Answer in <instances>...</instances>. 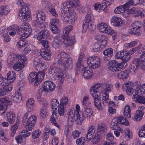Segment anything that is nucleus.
<instances>
[{
    "label": "nucleus",
    "instance_id": "nucleus-1",
    "mask_svg": "<svg viewBox=\"0 0 145 145\" xmlns=\"http://www.w3.org/2000/svg\"><path fill=\"white\" fill-rule=\"evenodd\" d=\"M130 106L128 105H126L124 108L123 115L125 116H119L114 118L112 120L110 127L112 130L119 129L120 126L121 125L126 126L129 125V123L126 118H129L131 117Z\"/></svg>",
    "mask_w": 145,
    "mask_h": 145
},
{
    "label": "nucleus",
    "instance_id": "nucleus-2",
    "mask_svg": "<svg viewBox=\"0 0 145 145\" xmlns=\"http://www.w3.org/2000/svg\"><path fill=\"white\" fill-rule=\"evenodd\" d=\"M57 64L61 65L65 69H71L72 67V59L70 56L65 52H61L58 55L56 58Z\"/></svg>",
    "mask_w": 145,
    "mask_h": 145
},
{
    "label": "nucleus",
    "instance_id": "nucleus-3",
    "mask_svg": "<svg viewBox=\"0 0 145 145\" xmlns=\"http://www.w3.org/2000/svg\"><path fill=\"white\" fill-rule=\"evenodd\" d=\"M98 84L97 85H94L90 89V91L91 95L93 98L94 105L97 109L99 110H102L103 106L101 105V101L100 97L97 94V92L99 89L102 87L99 86Z\"/></svg>",
    "mask_w": 145,
    "mask_h": 145
},
{
    "label": "nucleus",
    "instance_id": "nucleus-4",
    "mask_svg": "<svg viewBox=\"0 0 145 145\" xmlns=\"http://www.w3.org/2000/svg\"><path fill=\"white\" fill-rule=\"evenodd\" d=\"M17 5L21 7L18 14L19 18L20 20H27L30 17L29 8L27 4L25 3L22 0H18L16 2Z\"/></svg>",
    "mask_w": 145,
    "mask_h": 145
},
{
    "label": "nucleus",
    "instance_id": "nucleus-5",
    "mask_svg": "<svg viewBox=\"0 0 145 145\" xmlns=\"http://www.w3.org/2000/svg\"><path fill=\"white\" fill-rule=\"evenodd\" d=\"M29 112L25 113L22 118V120L23 125H25V128L29 131H31L33 129V126L36 123L37 118L35 115H32L28 117Z\"/></svg>",
    "mask_w": 145,
    "mask_h": 145
},
{
    "label": "nucleus",
    "instance_id": "nucleus-6",
    "mask_svg": "<svg viewBox=\"0 0 145 145\" xmlns=\"http://www.w3.org/2000/svg\"><path fill=\"white\" fill-rule=\"evenodd\" d=\"M61 11V19L65 22L74 23L77 19V17L74 10H70L68 9H64Z\"/></svg>",
    "mask_w": 145,
    "mask_h": 145
},
{
    "label": "nucleus",
    "instance_id": "nucleus-7",
    "mask_svg": "<svg viewBox=\"0 0 145 145\" xmlns=\"http://www.w3.org/2000/svg\"><path fill=\"white\" fill-rule=\"evenodd\" d=\"M73 29V27L71 25H69L65 27L63 31V37L64 39L63 42L67 46H71L75 43V37L74 36H70L68 35L69 33Z\"/></svg>",
    "mask_w": 145,
    "mask_h": 145
},
{
    "label": "nucleus",
    "instance_id": "nucleus-8",
    "mask_svg": "<svg viewBox=\"0 0 145 145\" xmlns=\"http://www.w3.org/2000/svg\"><path fill=\"white\" fill-rule=\"evenodd\" d=\"M43 71H40L37 73L32 72L30 73L28 76V80L30 82H35V84H39L44 78L46 70L44 69Z\"/></svg>",
    "mask_w": 145,
    "mask_h": 145
},
{
    "label": "nucleus",
    "instance_id": "nucleus-9",
    "mask_svg": "<svg viewBox=\"0 0 145 145\" xmlns=\"http://www.w3.org/2000/svg\"><path fill=\"white\" fill-rule=\"evenodd\" d=\"M49 71L54 73L55 75H57V78L61 83L64 82V78L66 75V71L52 65L50 66Z\"/></svg>",
    "mask_w": 145,
    "mask_h": 145
},
{
    "label": "nucleus",
    "instance_id": "nucleus-10",
    "mask_svg": "<svg viewBox=\"0 0 145 145\" xmlns=\"http://www.w3.org/2000/svg\"><path fill=\"white\" fill-rule=\"evenodd\" d=\"M82 112L80 110V106L78 104L76 105L75 110L74 108L70 109L67 119V123L69 126H71L74 123L76 119L75 114Z\"/></svg>",
    "mask_w": 145,
    "mask_h": 145
},
{
    "label": "nucleus",
    "instance_id": "nucleus-11",
    "mask_svg": "<svg viewBox=\"0 0 145 145\" xmlns=\"http://www.w3.org/2000/svg\"><path fill=\"white\" fill-rule=\"evenodd\" d=\"M88 65L91 68L96 69L100 66L101 59L99 57L96 56H89L87 59Z\"/></svg>",
    "mask_w": 145,
    "mask_h": 145
},
{
    "label": "nucleus",
    "instance_id": "nucleus-12",
    "mask_svg": "<svg viewBox=\"0 0 145 145\" xmlns=\"http://www.w3.org/2000/svg\"><path fill=\"white\" fill-rule=\"evenodd\" d=\"M20 27L24 33L20 36V38L21 39H25L29 37L31 32V26L27 23L24 22L20 26Z\"/></svg>",
    "mask_w": 145,
    "mask_h": 145
},
{
    "label": "nucleus",
    "instance_id": "nucleus-13",
    "mask_svg": "<svg viewBox=\"0 0 145 145\" xmlns=\"http://www.w3.org/2000/svg\"><path fill=\"white\" fill-rule=\"evenodd\" d=\"M55 87L56 85L54 82L47 80L45 82L42 86L39 88V91H43L44 92H50L55 89Z\"/></svg>",
    "mask_w": 145,
    "mask_h": 145
},
{
    "label": "nucleus",
    "instance_id": "nucleus-14",
    "mask_svg": "<svg viewBox=\"0 0 145 145\" xmlns=\"http://www.w3.org/2000/svg\"><path fill=\"white\" fill-rule=\"evenodd\" d=\"M18 63L14 64L13 68L16 71L21 70L27 63L26 57L23 55H19L18 57Z\"/></svg>",
    "mask_w": 145,
    "mask_h": 145
},
{
    "label": "nucleus",
    "instance_id": "nucleus-15",
    "mask_svg": "<svg viewBox=\"0 0 145 145\" xmlns=\"http://www.w3.org/2000/svg\"><path fill=\"white\" fill-rule=\"evenodd\" d=\"M79 0H67L62 4L64 9H68L69 10H74V8L79 5Z\"/></svg>",
    "mask_w": 145,
    "mask_h": 145
},
{
    "label": "nucleus",
    "instance_id": "nucleus-16",
    "mask_svg": "<svg viewBox=\"0 0 145 145\" xmlns=\"http://www.w3.org/2000/svg\"><path fill=\"white\" fill-rule=\"evenodd\" d=\"M94 17L91 12L87 13L86 16L85 20L84 22L83 28L85 30L89 28L90 26H91L94 23Z\"/></svg>",
    "mask_w": 145,
    "mask_h": 145
},
{
    "label": "nucleus",
    "instance_id": "nucleus-17",
    "mask_svg": "<svg viewBox=\"0 0 145 145\" xmlns=\"http://www.w3.org/2000/svg\"><path fill=\"white\" fill-rule=\"evenodd\" d=\"M98 28L99 32L106 34L111 35L114 33V30L105 23L103 22L99 23L98 25Z\"/></svg>",
    "mask_w": 145,
    "mask_h": 145
},
{
    "label": "nucleus",
    "instance_id": "nucleus-18",
    "mask_svg": "<svg viewBox=\"0 0 145 145\" xmlns=\"http://www.w3.org/2000/svg\"><path fill=\"white\" fill-rule=\"evenodd\" d=\"M12 104V101L9 98L5 97H2L0 99V111L1 112L4 114L6 111L7 105H10Z\"/></svg>",
    "mask_w": 145,
    "mask_h": 145
},
{
    "label": "nucleus",
    "instance_id": "nucleus-19",
    "mask_svg": "<svg viewBox=\"0 0 145 145\" xmlns=\"http://www.w3.org/2000/svg\"><path fill=\"white\" fill-rule=\"evenodd\" d=\"M108 66L109 69L113 72L120 71L122 68L121 64L115 60L109 61Z\"/></svg>",
    "mask_w": 145,
    "mask_h": 145
},
{
    "label": "nucleus",
    "instance_id": "nucleus-20",
    "mask_svg": "<svg viewBox=\"0 0 145 145\" xmlns=\"http://www.w3.org/2000/svg\"><path fill=\"white\" fill-rule=\"evenodd\" d=\"M63 35H59L56 36L54 37L52 42L53 47L55 48L59 47L63 44Z\"/></svg>",
    "mask_w": 145,
    "mask_h": 145
},
{
    "label": "nucleus",
    "instance_id": "nucleus-21",
    "mask_svg": "<svg viewBox=\"0 0 145 145\" xmlns=\"http://www.w3.org/2000/svg\"><path fill=\"white\" fill-rule=\"evenodd\" d=\"M93 71L89 67H85L82 69L81 73L85 79L90 78L93 75Z\"/></svg>",
    "mask_w": 145,
    "mask_h": 145
},
{
    "label": "nucleus",
    "instance_id": "nucleus-22",
    "mask_svg": "<svg viewBox=\"0 0 145 145\" xmlns=\"http://www.w3.org/2000/svg\"><path fill=\"white\" fill-rule=\"evenodd\" d=\"M96 40L100 41L101 43V46L106 47L108 41V38L107 37L104 35H102L100 34L96 35L95 37Z\"/></svg>",
    "mask_w": 145,
    "mask_h": 145
},
{
    "label": "nucleus",
    "instance_id": "nucleus-23",
    "mask_svg": "<svg viewBox=\"0 0 145 145\" xmlns=\"http://www.w3.org/2000/svg\"><path fill=\"white\" fill-rule=\"evenodd\" d=\"M112 25L116 27H120L122 25L123 22L122 18L120 17L114 16L110 20Z\"/></svg>",
    "mask_w": 145,
    "mask_h": 145
},
{
    "label": "nucleus",
    "instance_id": "nucleus-24",
    "mask_svg": "<svg viewBox=\"0 0 145 145\" xmlns=\"http://www.w3.org/2000/svg\"><path fill=\"white\" fill-rule=\"evenodd\" d=\"M140 24L139 21H136L133 24L131 30L132 32L137 35H139L141 33Z\"/></svg>",
    "mask_w": 145,
    "mask_h": 145
},
{
    "label": "nucleus",
    "instance_id": "nucleus-25",
    "mask_svg": "<svg viewBox=\"0 0 145 145\" xmlns=\"http://www.w3.org/2000/svg\"><path fill=\"white\" fill-rule=\"evenodd\" d=\"M41 56L44 59L47 60L51 58V53L50 49H41L40 52Z\"/></svg>",
    "mask_w": 145,
    "mask_h": 145
},
{
    "label": "nucleus",
    "instance_id": "nucleus-26",
    "mask_svg": "<svg viewBox=\"0 0 145 145\" xmlns=\"http://www.w3.org/2000/svg\"><path fill=\"white\" fill-rule=\"evenodd\" d=\"M142 54L140 56V59H138V62L141 67L144 70H145V46L142 47L141 50Z\"/></svg>",
    "mask_w": 145,
    "mask_h": 145
},
{
    "label": "nucleus",
    "instance_id": "nucleus-27",
    "mask_svg": "<svg viewBox=\"0 0 145 145\" xmlns=\"http://www.w3.org/2000/svg\"><path fill=\"white\" fill-rule=\"evenodd\" d=\"M50 34L49 32L47 30L46 27L41 31L37 36V39L39 41L47 38Z\"/></svg>",
    "mask_w": 145,
    "mask_h": 145
},
{
    "label": "nucleus",
    "instance_id": "nucleus-28",
    "mask_svg": "<svg viewBox=\"0 0 145 145\" xmlns=\"http://www.w3.org/2000/svg\"><path fill=\"white\" fill-rule=\"evenodd\" d=\"M130 6L128 2L127 3L123 5L116 7L114 10V12L116 14L123 13L125 10L129 9Z\"/></svg>",
    "mask_w": 145,
    "mask_h": 145
},
{
    "label": "nucleus",
    "instance_id": "nucleus-29",
    "mask_svg": "<svg viewBox=\"0 0 145 145\" xmlns=\"http://www.w3.org/2000/svg\"><path fill=\"white\" fill-rule=\"evenodd\" d=\"M84 56L83 54L80 55L78 57L76 65L75 74L76 75H77L79 74L80 67L83 62V60H84Z\"/></svg>",
    "mask_w": 145,
    "mask_h": 145
},
{
    "label": "nucleus",
    "instance_id": "nucleus-30",
    "mask_svg": "<svg viewBox=\"0 0 145 145\" xmlns=\"http://www.w3.org/2000/svg\"><path fill=\"white\" fill-rule=\"evenodd\" d=\"M36 17L38 20H40L41 23H44L46 15L44 12L41 10H38L36 13Z\"/></svg>",
    "mask_w": 145,
    "mask_h": 145
},
{
    "label": "nucleus",
    "instance_id": "nucleus-31",
    "mask_svg": "<svg viewBox=\"0 0 145 145\" xmlns=\"http://www.w3.org/2000/svg\"><path fill=\"white\" fill-rule=\"evenodd\" d=\"M17 56L14 54H12L10 55L7 59L8 65L10 67H12V65L17 61Z\"/></svg>",
    "mask_w": 145,
    "mask_h": 145
},
{
    "label": "nucleus",
    "instance_id": "nucleus-32",
    "mask_svg": "<svg viewBox=\"0 0 145 145\" xmlns=\"http://www.w3.org/2000/svg\"><path fill=\"white\" fill-rule=\"evenodd\" d=\"M122 88L123 90L126 91L127 94L129 95L132 94L134 90L130 84L128 82H126L123 85Z\"/></svg>",
    "mask_w": 145,
    "mask_h": 145
},
{
    "label": "nucleus",
    "instance_id": "nucleus-33",
    "mask_svg": "<svg viewBox=\"0 0 145 145\" xmlns=\"http://www.w3.org/2000/svg\"><path fill=\"white\" fill-rule=\"evenodd\" d=\"M33 65L35 67H40V69H39L40 71H43V70L45 69L46 71V68L44 67V64L41 62L40 59L39 58L36 57L34 60Z\"/></svg>",
    "mask_w": 145,
    "mask_h": 145
},
{
    "label": "nucleus",
    "instance_id": "nucleus-34",
    "mask_svg": "<svg viewBox=\"0 0 145 145\" xmlns=\"http://www.w3.org/2000/svg\"><path fill=\"white\" fill-rule=\"evenodd\" d=\"M105 55L104 59L105 61H108L110 59L113 55V49L111 48H108L103 52Z\"/></svg>",
    "mask_w": 145,
    "mask_h": 145
},
{
    "label": "nucleus",
    "instance_id": "nucleus-35",
    "mask_svg": "<svg viewBox=\"0 0 145 145\" xmlns=\"http://www.w3.org/2000/svg\"><path fill=\"white\" fill-rule=\"evenodd\" d=\"M54 16L57 17L58 16V13L56 11L55 7L51 3H48L47 7H45Z\"/></svg>",
    "mask_w": 145,
    "mask_h": 145
},
{
    "label": "nucleus",
    "instance_id": "nucleus-36",
    "mask_svg": "<svg viewBox=\"0 0 145 145\" xmlns=\"http://www.w3.org/2000/svg\"><path fill=\"white\" fill-rule=\"evenodd\" d=\"M16 115L13 112H9L7 114V121L10 124H12L15 121Z\"/></svg>",
    "mask_w": 145,
    "mask_h": 145
},
{
    "label": "nucleus",
    "instance_id": "nucleus-37",
    "mask_svg": "<svg viewBox=\"0 0 145 145\" xmlns=\"http://www.w3.org/2000/svg\"><path fill=\"white\" fill-rule=\"evenodd\" d=\"M5 86L0 89V96H2L6 95L7 93L9 92L12 89L13 87L11 85Z\"/></svg>",
    "mask_w": 145,
    "mask_h": 145
},
{
    "label": "nucleus",
    "instance_id": "nucleus-38",
    "mask_svg": "<svg viewBox=\"0 0 145 145\" xmlns=\"http://www.w3.org/2000/svg\"><path fill=\"white\" fill-rule=\"evenodd\" d=\"M75 120L77 124H81L85 118V116L83 112H80L75 114Z\"/></svg>",
    "mask_w": 145,
    "mask_h": 145
},
{
    "label": "nucleus",
    "instance_id": "nucleus-39",
    "mask_svg": "<svg viewBox=\"0 0 145 145\" xmlns=\"http://www.w3.org/2000/svg\"><path fill=\"white\" fill-rule=\"evenodd\" d=\"M11 100L14 102L20 103L22 99V96L21 93L20 92H15L12 96Z\"/></svg>",
    "mask_w": 145,
    "mask_h": 145
},
{
    "label": "nucleus",
    "instance_id": "nucleus-40",
    "mask_svg": "<svg viewBox=\"0 0 145 145\" xmlns=\"http://www.w3.org/2000/svg\"><path fill=\"white\" fill-rule=\"evenodd\" d=\"M133 100L136 102L142 104H145V97L140 96L138 95H133Z\"/></svg>",
    "mask_w": 145,
    "mask_h": 145
},
{
    "label": "nucleus",
    "instance_id": "nucleus-41",
    "mask_svg": "<svg viewBox=\"0 0 145 145\" xmlns=\"http://www.w3.org/2000/svg\"><path fill=\"white\" fill-rule=\"evenodd\" d=\"M16 74L12 71H10L7 74V76L8 80L7 82L8 85H10V84L13 82L16 79Z\"/></svg>",
    "mask_w": 145,
    "mask_h": 145
},
{
    "label": "nucleus",
    "instance_id": "nucleus-42",
    "mask_svg": "<svg viewBox=\"0 0 145 145\" xmlns=\"http://www.w3.org/2000/svg\"><path fill=\"white\" fill-rule=\"evenodd\" d=\"M35 101L32 98L29 99L26 101V106L29 111L31 112L34 109Z\"/></svg>",
    "mask_w": 145,
    "mask_h": 145
},
{
    "label": "nucleus",
    "instance_id": "nucleus-43",
    "mask_svg": "<svg viewBox=\"0 0 145 145\" xmlns=\"http://www.w3.org/2000/svg\"><path fill=\"white\" fill-rule=\"evenodd\" d=\"M138 67H141L138 62V58L135 59L133 60V62L131 65L130 71L135 72Z\"/></svg>",
    "mask_w": 145,
    "mask_h": 145
},
{
    "label": "nucleus",
    "instance_id": "nucleus-44",
    "mask_svg": "<svg viewBox=\"0 0 145 145\" xmlns=\"http://www.w3.org/2000/svg\"><path fill=\"white\" fill-rule=\"evenodd\" d=\"M89 96L87 95L85 96L83 98L82 102V107L84 108H89L91 103L89 101Z\"/></svg>",
    "mask_w": 145,
    "mask_h": 145
},
{
    "label": "nucleus",
    "instance_id": "nucleus-45",
    "mask_svg": "<svg viewBox=\"0 0 145 145\" xmlns=\"http://www.w3.org/2000/svg\"><path fill=\"white\" fill-rule=\"evenodd\" d=\"M32 25L38 29L39 30V28L41 29L45 28V25L43 24V23H41L40 20H34L32 22Z\"/></svg>",
    "mask_w": 145,
    "mask_h": 145
},
{
    "label": "nucleus",
    "instance_id": "nucleus-46",
    "mask_svg": "<svg viewBox=\"0 0 145 145\" xmlns=\"http://www.w3.org/2000/svg\"><path fill=\"white\" fill-rule=\"evenodd\" d=\"M8 29L10 32H14L15 31L17 32L19 35L22 33L21 30L20 29L19 26L17 25H12L9 27Z\"/></svg>",
    "mask_w": 145,
    "mask_h": 145
},
{
    "label": "nucleus",
    "instance_id": "nucleus-47",
    "mask_svg": "<svg viewBox=\"0 0 145 145\" xmlns=\"http://www.w3.org/2000/svg\"><path fill=\"white\" fill-rule=\"evenodd\" d=\"M9 11V8L7 6H1L0 7V16L6 15L8 13Z\"/></svg>",
    "mask_w": 145,
    "mask_h": 145
},
{
    "label": "nucleus",
    "instance_id": "nucleus-48",
    "mask_svg": "<svg viewBox=\"0 0 145 145\" xmlns=\"http://www.w3.org/2000/svg\"><path fill=\"white\" fill-rule=\"evenodd\" d=\"M129 71L128 70L121 72L118 75V77L119 79H126L129 76Z\"/></svg>",
    "mask_w": 145,
    "mask_h": 145
},
{
    "label": "nucleus",
    "instance_id": "nucleus-49",
    "mask_svg": "<svg viewBox=\"0 0 145 145\" xmlns=\"http://www.w3.org/2000/svg\"><path fill=\"white\" fill-rule=\"evenodd\" d=\"M101 134L98 133L97 132L95 133L92 141L93 144H96L100 142L101 139Z\"/></svg>",
    "mask_w": 145,
    "mask_h": 145
},
{
    "label": "nucleus",
    "instance_id": "nucleus-50",
    "mask_svg": "<svg viewBox=\"0 0 145 145\" xmlns=\"http://www.w3.org/2000/svg\"><path fill=\"white\" fill-rule=\"evenodd\" d=\"M84 111L85 114L88 119H89V120L90 119H91L93 116V112L92 109L90 108H84Z\"/></svg>",
    "mask_w": 145,
    "mask_h": 145
},
{
    "label": "nucleus",
    "instance_id": "nucleus-51",
    "mask_svg": "<svg viewBox=\"0 0 145 145\" xmlns=\"http://www.w3.org/2000/svg\"><path fill=\"white\" fill-rule=\"evenodd\" d=\"M122 54V60L123 62H125L129 60L130 56L128 51L123 50V54Z\"/></svg>",
    "mask_w": 145,
    "mask_h": 145
},
{
    "label": "nucleus",
    "instance_id": "nucleus-52",
    "mask_svg": "<svg viewBox=\"0 0 145 145\" xmlns=\"http://www.w3.org/2000/svg\"><path fill=\"white\" fill-rule=\"evenodd\" d=\"M44 92L42 91L41 92L39 91V90L38 93L36 96V98L37 99V101L41 104H43V102L44 101V99L41 97L42 93Z\"/></svg>",
    "mask_w": 145,
    "mask_h": 145
},
{
    "label": "nucleus",
    "instance_id": "nucleus-53",
    "mask_svg": "<svg viewBox=\"0 0 145 145\" xmlns=\"http://www.w3.org/2000/svg\"><path fill=\"white\" fill-rule=\"evenodd\" d=\"M144 114L143 112L137 111L136 113L134 115V119L137 121H140L142 118Z\"/></svg>",
    "mask_w": 145,
    "mask_h": 145
},
{
    "label": "nucleus",
    "instance_id": "nucleus-54",
    "mask_svg": "<svg viewBox=\"0 0 145 145\" xmlns=\"http://www.w3.org/2000/svg\"><path fill=\"white\" fill-rule=\"evenodd\" d=\"M113 86L112 84H106L104 86L103 91L106 93L110 92L113 90Z\"/></svg>",
    "mask_w": 145,
    "mask_h": 145
},
{
    "label": "nucleus",
    "instance_id": "nucleus-55",
    "mask_svg": "<svg viewBox=\"0 0 145 145\" xmlns=\"http://www.w3.org/2000/svg\"><path fill=\"white\" fill-rule=\"evenodd\" d=\"M18 123H16L15 124L11 126L10 128L11 137H14V135L18 128Z\"/></svg>",
    "mask_w": 145,
    "mask_h": 145
},
{
    "label": "nucleus",
    "instance_id": "nucleus-56",
    "mask_svg": "<svg viewBox=\"0 0 145 145\" xmlns=\"http://www.w3.org/2000/svg\"><path fill=\"white\" fill-rule=\"evenodd\" d=\"M51 105L52 108L57 110V107L59 105L58 101L56 99H52L51 101Z\"/></svg>",
    "mask_w": 145,
    "mask_h": 145
},
{
    "label": "nucleus",
    "instance_id": "nucleus-57",
    "mask_svg": "<svg viewBox=\"0 0 145 145\" xmlns=\"http://www.w3.org/2000/svg\"><path fill=\"white\" fill-rule=\"evenodd\" d=\"M102 101L103 104L104 105H106L108 104V102L110 100L109 99L108 95L105 92L102 94Z\"/></svg>",
    "mask_w": 145,
    "mask_h": 145
},
{
    "label": "nucleus",
    "instance_id": "nucleus-58",
    "mask_svg": "<svg viewBox=\"0 0 145 145\" xmlns=\"http://www.w3.org/2000/svg\"><path fill=\"white\" fill-rule=\"evenodd\" d=\"M81 134V132L80 131L75 130L72 132L71 134V136L73 139H76L79 137Z\"/></svg>",
    "mask_w": 145,
    "mask_h": 145
},
{
    "label": "nucleus",
    "instance_id": "nucleus-59",
    "mask_svg": "<svg viewBox=\"0 0 145 145\" xmlns=\"http://www.w3.org/2000/svg\"><path fill=\"white\" fill-rule=\"evenodd\" d=\"M59 23V20L58 19L56 18H52L50 21V26H57Z\"/></svg>",
    "mask_w": 145,
    "mask_h": 145
},
{
    "label": "nucleus",
    "instance_id": "nucleus-60",
    "mask_svg": "<svg viewBox=\"0 0 145 145\" xmlns=\"http://www.w3.org/2000/svg\"><path fill=\"white\" fill-rule=\"evenodd\" d=\"M41 131L40 129H37L33 131L32 133V138L33 139H37L40 136Z\"/></svg>",
    "mask_w": 145,
    "mask_h": 145
},
{
    "label": "nucleus",
    "instance_id": "nucleus-61",
    "mask_svg": "<svg viewBox=\"0 0 145 145\" xmlns=\"http://www.w3.org/2000/svg\"><path fill=\"white\" fill-rule=\"evenodd\" d=\"M20 40L17 42L16 46L20 48L25 47L27 44V42L26 41H24V39H21L20 38Z\"/></svg>",
    "mask_w": 145,
    "mask_h": 145
},
{
    "label": "nucleus",
    "instance_id": "nucleus-62",
    "mask_svg": "<svg viewBox=\"0 0 145 145\" xmlns=\"http://www.w3.org/2000/svg\"><path fill=\"white\" fill-rule=\"evenodd\" d=\"M39 44H42L44 47V49H50L48 45V40H44L39 41Z\"/></svg>",
    "mask_w": 145,
    "mask_h": 145
},
{
    "label": "nucleus",
    "instance_id": "nucleus-63",
    "mask_svg": "<svg viewBox=\"0 0 145 145\" xmlns=\"http://www.w3.org/2000/svg\"><path fill=\"white\" fill-rule=\"evenodd\" d=\"M68 98L67 97H65L61 99L59 104L65 106L68 104Z\"/></svg>",
    "mask_w": 145,
    "mask_h": 145
},
{
    "label": "nucleus",
    "instance_id": "nucleus-64",
    "mask_svg": "<svg viewBox=\"0 0 145 145\" xmlns=\"http://www.w3.org/2000/svg\"><path fill=\"white\" fill-rule=\"evenodd\" d=\"M65 106L63 105H60L58 106V112L59 115L60 116H63L65 113L64 107Z\"/></svg>",
    "mask_w": 145,
    "mask_h": 145
}]
</instances>
